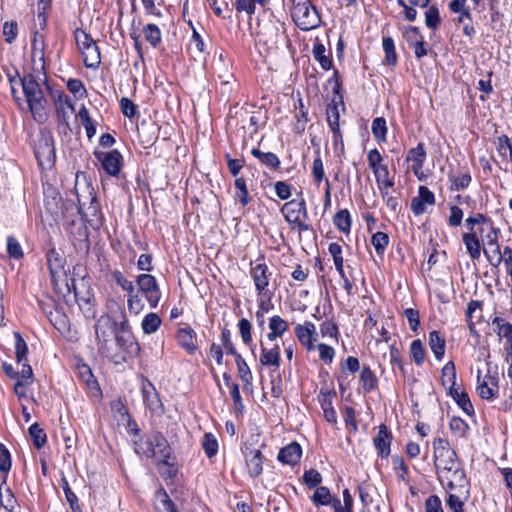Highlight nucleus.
<instances>
[{"mask_svg": "<svg viewBox=\"0 0 512 512\" xmlns=\"http://www.w3.org/2000/svg\"><path fill=\"white\" fill-rule=\"evenodd\" d=\"M493 326H495V332L498 337L508 339L512 338V324L509 322H505L501 317H495L492 320Z\"/></svg>", "mask_w": 512, "mask_h": 512, "instance_id": "49530a36", "label": "nucleus"}, {"mask_svg": "<svg viewBox=\"0 0 512 512\" xmlns=\"http://www.w3.org/2000/svg\"><path fill=\"white\" fill-rule=\"evenodd\" d=\"M110 326L109 319L101 317L95 324V334L98 340L99 350L104 351L109 340V335L102 329Z\"/></svg>", "mask_w": 512, "mask_h": 512, "instance_id": "72a5a7b5", "label": "nucleus"}, {"mask_svg": "<svg viewBox=\"0 0 512 512\" xmlns=\"http://www.w3.org/2000/svg\"><path fill=\"white\" fill-rule=\"evenodd\" d=\"M31 50H32L33 57H39V59L41 61L44 60V50H45L44 36L42 34H40L38 31H35L33 34Z\"/></svg>", "mask_w": 512, "mask_h": 512, "instance_id": "de8ad7c7", "label": "nucleus"}, {"mask_svg": "<svg viewBox=\"0 0 512 512\" xmlns=\"http://www.w3.org/2000/svg\"><path fill=\"white\" fill-rule=\"evenodd\" d=\"M429 347L435 355V358L441 361L445 354L446 341L436 330L429 333Z\"/></svg>", "mask_w": 512, "mask_h": 512, "instance_id": "a878e982", "label": "nucleus"}, {"mask_svg": "<svg viewBox=\"0 0 512 512\" xmlns=\"http://www.w3.org/2000/svg\"><path fill=\"white\" fill-rule=\"evenodd\" d=\"M426 159L425 146L422 142L418 143L415 148L409 150L407 155V161L412 162V170L415 175L422 169Z\"/></svg>", "mask_w": 512, "mask_h": 512, "instance_id": "4be33fe9", "label": "nucleus"}, {"mask_svg": "<svg viewBox=\"0 0 512 512\" xmlns=\"http://www.w3.org/2000/svg\"><path fill=\"white\" fill-rule=\"evenodd\" d=\"M18 35V24L16 21H6L3 24V36L5 37V41L9 44L15 41Z\"/></svg>", "mask_w": 512, "mask_h": 512, "instance_id": "13d9d810", "label": "nucleus"}, {"mask_svg": "<svg viewBox=\"0 0 512 512\" xmlns=\"http://www.w3.org/2000/svg\"><path fill=\"white\" fill-rule=\"evenodd\" d=\"M320 332L323 337L334 338L336 341L338 339V335H339L338 326L330 320L324 321L320 325Z\"/></svg>", "mask_w": 512, "mask_h": 512, "instance_id": "774afa93", "label": "nucleus"}, {"mask_svg": "<svg viewBox=\"0 0 512 512\" xmlns=\"http://www.w3.org/2000/svg\"><path fill=\"white\" fill-rule=\"evenodd\" d=\"M280 347L275 344L272 348H267L261 343V354L260 363L263 366H274L278 368L280 366Z\"/></svg>", "mask_w": 512, "mask_h": 512, "instance_id": "aec40b11", "label": "nucleus"}, {"mask_svg": "<svg viewBox=\"0 0 512 512\" xmlns=\"http://www.w3.org/2000/svg\"><path fill=\"white\" fill-rule=\"evenodd\" d=\"M403 37L410 47L423 39L418 27L409 26L403 32Z\"/></svg>", "mask_w": 512, "mask_h": 512, "instance_id": "69168bd1", "label": "nucleus"}, {"mask_svg": "<svg viewBox=\"0 0 512 512\" xmlns=\"http://www.w3.org/2000/svg\"><path fill=\"white\" fill-rule=\"evenodd\" d=\"M218 441L212 433H205L202 439V448L208 458L214 457L218 452Z\"/></svg>", "mask_w": 512, "mask_h": 512, "instance_id": "c03bdc74", "label": "nucleus"}, {"mask_svg": "<svg viewBox=\"0 0 512 512\" xmlns=\"http://www.w3.org/2000/svg\"><path fill=\"white\" fill-rule=\"evenodd\" d=\"M84 65L88 68H97L101 63L100 51L96 42L81 50Z\"/></svg>", "mask_w": 512, "mask_h": 512, "instance_id": "cd10ccee", "label": "nucleus"}, {"mask_svg": "<svg viewBox=\"0 0 512 512\" xmlns=\"http://www.w3.org/2000/svg\"><path fill=\"white\" fill-rule=\"evenodd\" d=\"M466 251L472 260H478L481 255V241L477 232H466L462 235Z\"/></svg>", "mask_w": 512, "mask_h": 512, "instance_id": "6ab92c4d", "label": "nucleus"}, {"mask_svg": "<svg viewBox=\"0 0 512 512\" xmlns=\"http://www.w3.org/2000/svg\"><path fill=\"white\" fill-rule=\"evenodd\" d=\"M175 338L179 346L190 355L198 349L197 334L190 326L179 328Z\"/></svg>", "mask_w": 512, "mask_h": 512, "instance_id": "f8f14e48", "label": "nucleus"}, {"mask_svg": "<svg viewBox=\"0 0 512 512\" xmlns=\"http://www.w3.org/2000/svg\"><path fill=\"white\" fill-rule=\"evenodd\" d=\"M326 48L322 43L313 45L312 54L314 59L320 64L321 68L328 71L332 68L333 61L331 55H326Z\"/></svg>", "mask_w": 512, "mask_h": 512, "instance_id": "c756f323", "label": "nucleus"}, {"mask_svg": "<svg viewBox=\"0 0 512 512\" xmlns=\"http://www.w3.org/2000/svg\"><path fill=\"white\" fill-rule=\"evenodd\" d=\"M46 258L48 269L52 278H54L63 269L65 260L55 249H50L46 254Z\"/></svg>", "mask_w": 512, "mask_h": 512, "instance_id": "c85d7f7f", "label": "nucleus"}, {"mask_svg": "<svg viewBox=\"0 0 512 512\" xmlns=\"http://www.w3.org/2000/svg\"><path fill=\"white\" fill-rule=\"evenodd\" d=\"M497 379L489 373L482 379L481 371H477V385L476 391L478 395L485 400H491L494 397V392L497 391Z\"/></svg>", "mask_w": 512, "mask_h": 512, "instance_id": "ddd939ff", "label": "nucleus"}, {"mask_svg": "<svg viewBox=\"0 0 512 512\" xmlns=\"http://www.w3.org/2000/svg\"><path fill=\"white\" fill-rule=\"evenodd\" d=\"M301 455L302 448L300 444L291 442L279 451L277 460L283 464L294 466L300 461Z\"/></svg>", "mask_w": 512, "mask_h": 512, "instance_id": "dca6fc26", "label": "nucleus"}, {"mask_svg": "<svg viewBox=\"0 0 512 512\" xmlns=\"http://www.w3.org/2000/svg\"><path fill=\"white\" fill-rule=\"evenodd\" d=\"M127 307L131 313H134L136 315L143 310L144 303L140 296L137 293H135V291L132 292L131 294H128Z\"/></svg>", "mask_w": 512, "mask_h": 512, "instance_id": "bf43d9fd", "label": "nucleus"}, {"mask_svg": "<svg viewBox=\"0 0 512 512\" xmlns=\"http://www.w3.org/2000/svg\"><path fill=\"white\" fill-rule=\"evenodd\" d=\"M238 329H239V333L241 335V338H242V341L244 342V344H246V345L251 344L252 343L251 323L247 319L242 318L238 322Z\"/></svg>", "mask_w": 512, "mask_h": 512, "instance_id": "680f3d73", "label": "nucleus"}, {"mask_svg": "<svg viewBox=\"0 0 512 512\" xmlns=\"http://www.w3.org/2000/svg\"><path fill=\"white\" fill-rule=\"evenodd\" d=\"M19 81L34 120L38 123L46 122L48 102L40 83L33 74H26Z\"/></svg>", "mask_w": 512, "mask_h": 512, "instance_id": "f03ea898", "label": "nucleus"}, {"mask_svg": "<svg viewBox=\"0 0 512 512\" xmlns=\"http://www.w3.org/2000/svg\"><path fill=\"white\" fill-rule=\"evenodd\" d=\"M0 505L7 512H15L17 499L10 487L0 488Z\"/></svg>", "mask_w": 512, "mask_h": 512, "instance_id": "e433bc0d", "label": "nucleus"}, {"mask_svg": "<svg viewBox=\"0 0 512 512\" xmlns=\"http://www.w3.org/2000/svg\"><path fill=\"white\" fill-rule=\"evenodd\" d=\"M333 223L339 231L348 233L352 224L349 211L347 209L339 210L333 218Z\"/></svg>", "mask_w": 512, "mask_h": 512, "instance_id": "473e14b6", "label": "nucleus"}, {"mask_svg": "<svg viewBox=\"0 0 512 512\" xmlns=\"http://www.w3.org/2000/svg\"><path fill=\"white\" fill-rule=\"evenodd\" d=\"M371 243L373 247L375 248V251L378 255H381L384 253L388 243H389V237L384 232H376L372 235Z\"/></svg>", "mask_w": 512, "mask_h": 512, "instance_id": "5fc2aeb1", "label": "nucleus"}, {"mask_svg": "<svg viewBox=\"0 0 512 512\" xmlns=\"http://www.w3.org/2000/svg\"><path fill=\"white\" fill-rule=\"evenodd\" d=\"M451 432L458 438H466L470 427L468 423L460 417L453 416L449 422Z\"/></svg>", "mask_w": 512, "mask_h": 512, "instance_id": "c9c22d12", "label": "nucleus"}, {"mask_svg": "<svg viewBox=\"0 0 512 512\" xmlns=\"http://www.w3.org/2000/svg\"><path fill=\"white\" fill-rule=\"evenodd\" d=\"M142 392L144 403L151 412L156 413L162 411V402L156 389L151 383H149L148 387H143Z\"/></svg>", "mask_w": 512, "mask_h": 512, "instance_id": "412c9836", "label": "nucleus"}, {"mask_svg": "<svg viewBox=\"0 0 512 512\" xmlns=\"http://www.w3.org/2000/svg\"><path fill=\"white\" fill-rule=\"evenodd\" d=\"M74 37L76 40V44L81 51L82 49H85L86 47L90 46V44H93L95 41L92 39L90 34L86 33L84 30L77 28L74 32Z\"/></svg>", "mask_w": 512, "mask_h": 512, "instance_id": "e2e57ef3", "label": "nucleus"}, {"mask_svg": "<svg viewBox=\"0 0 512 512\" xmlns=\"http://www.w3.org/2000/svg\"><path fill=\"white\" fill-rule=\"evenodd\" d=\"M311 500L315 505L330 504V502H331L330 490L325 486L317 487L313 496L311 497Z\"/></svg>", "mask_w": 512, "mask_h": 512, "instance_id": "864d4df0", "label": "nucleus"}, {"mask_svg": "<svg viewBox=\"0 0 512 512\" xmlns=\"http://www.w3.org/2000/svg\"><path fill=\"white\" fill-rule=\"evenodd\" d=\"M78 117L81 120L82 125L85 128L86 135L89 139L95 136L96 134V124L91 119L89 115V111L85 106H82L78 112Z\"/></svg>", "mask_w": 512, "mask_h": 512, "instance_id": "4c0bfd02", "label": "nucleus"}, {"mask_svg": "<svg viewBox=\"0 0 512 512\" xmlns=\"http://www.w3.org/2000/svg\"><path fill=\"white\" fill-rule=\"evenodd\" d=\"M118 347L129 355L138 354L140 347L132 333H116Z\"/></svg>", "mask_w": 512, "mask_h": 512, "instance_id": "a211bd4d", "label": "nucleus"}, {"mask_svg": "<svg viewBox=\"0 0 512 512\" xmlns=\"http://www.w3.org/2000/svg\"><path fill=\"white\" fill-rule=\"evenodd\" d=\"M242 452L248 474L253 478L260 476L263 472V462L265 459L261 450L245 443Z\"/></svg>", "mask_w": 512, "mask_h": 512, "instance_id": "1a4fd4ad", "label": "nucleus"}, {"mask_svg": "<svg viewBox=\"0 0 512 512\" xmlns=\"http://www.w3.org/2000/svg\"><path fill=\"white\" fill-rule=\"evenodd\" d=\"M251 154L258 159V161L269 169L276 170L280 167L279 157L272 152H263L258 148H253Z\"/></svg>", "mask_w": 512, "mask_h": 512, "instance_id": "393cba45", "label": "nucleus"}, {"mask_svg": "<svg viewBox=\"0 0 512 512\" xmlns=\"http://www.w3.org/2000/svg\"><path fill=\"white\" fill-rule=\"evenodd\" d=\"M143 33L146 41L149 42L153 47H156L161 43V30L157 25L151 23L147 24L143 29Z\"/></svg>", "mask_w": 512, "mask_h": 512, "instance_id": "79ce46f5", "label": "nucleus"}, {"mask_svg": "<svg viewBox=\"0 0 512 512\" xmlns=\"http://www.w3.org/2000/svg\"><path fill=\"white\" fill-rule=\"evenodd\" d=\"M302 478L309 488L319 487L318 485L322 482V475L316 469L306 470Z\"/></svg>", "mask_w": 512, "mask_h": 512, "instance_id": "4d7b16f0", "label": "nucleus"}, {"mask_svg": "<svg viewBox=\"0 0 512 512\" xmlns=\"http://www.w3.org/2000/svg\"><path fill=\"white\" fill-rule=\"evenodd\" d=\"M67 88L75 96L86 97V95H87V90H86L83 82L80 79H76V78L69 79L67 81Z\"/></svg>", "mask_w": 512, "mask_h": 512, "instance_id": "338daca9", "label": "nucleus"}, {"mask_svg": "<svg viewBox=\"0 0 512 512\" xmlns=\"http://www.w3.org/2000/svg\"><path fill=\"white\" fill-rule=\"evenodd\" d=\"M139 291L144 294L149 306L156 308L161 298V291L156 278L151 274H140L136 278Z\"/></svg>", "mask_w": 512, "mask_h": 512, "instance_id": "0eeeda50", "label": "nucleus"}, {"mask_svg": "<svg viewBox=\"0 0 512 512\" xmlns=\"http://www.w3.org/2000/svg\"><path fill=\"white\" fill-rule=\"evenodd\" d=\"M373 173L379 188L388 189L394 186V181L389 177L387 165L377 168Z\"/></svg>", "mask_w": 512, "mask_h": 512, "instance_id": "a18cd8bd", "label": "nucleus"}, {"mask_svg": "<svg viewBox=\"0 0 512 512\" xmlns=\"http://www.w3.org/2000/svg\"><path fill=\"white\" fill-rule=\"evenodd\" d=\"M383 50L385 52V63L394 66L397 63V54L395 50L394 40L391 37H383Z\"/></svg>", "mask_w": 512, "mask_h": 512, "instance_id": "ea45409f", "label": "nucleus"}, {"mask_svg": "<svg viewBox=\"0 0 512 512\" xmlns=\"http://www.w3.org/2000/svg\"><path fill=\"white\" fill-rule=\"evenodd\" d=\"M78 374H79L80 378L82 379V381L85 382V384L90 389L95 388V389L99 390L98 382L95 379L94 375L92 374V371L88 365L83 364V365L78 366Z\"/></svg>", "mask_w": 512, "mask_h": 512, "instance_id": "8fccbe9b", "label": "nucleus"}, {"mask_svg": "<svg viewBox=\"0 0 512 512\" xmlns=\"http://www.w3.org/2000/svg\"><path fill=\"white\" fill-rule=\"evenodd\" d=\"M411 356L417 366H421L425 359V349L420 339H415L410 345Z\"/></svg>", "mask_w": 512, "mask_h": 512, "instance_id": "09e8293b", "label": "nucleus"}, {"mask_svg": "<svg viewBox=\"0 0 512 512\" xmlns=\"http://www.w3.org/2000/svg\"><path fill=\"white\" fill-rule=\"evenodd\" d=\"M57 119L60 124H64L66 126L69 125L70 115L74 112V105L69 100L68 96L65 95L63 91H56L52 94Z\"/></svg>", "mask_w": 512, "mask_h": 512, "instance_id": "9d476101", "label": "nucleus"}, {"mask_svg": "<svg viewBox=\"0 0 512 512\" xmlns=\"http://www.w3.org/2000/svg\"><path fill=\"white\" fill-rule=\"evenodd\" d=\"M234 184L236 189L234 194L235 200L243 207L247 206L251 202V197L249 195L246 179L244 177H237Z\"/></svg>", "mask_w": 512, "mask_h": 512, "instance_id": "7c9ffc66", "label": "nucleus"}, {"mask_svg": "<svg viewBox=\"0 0 512 512\" xmlns=\"http://www.w3.org/2000/svg\"><path fill=\"white\" fill-rule=\"evenodd\" d=\"M327 122L333 132V139L336 142L341 139L340 127H339V112L336 105H332L327 109Z\"/></svg>", "mask_w": 512, "mask_h": 512, "instance_id": "2f4dec72", "label": "nucleus"}, {"mask_svg": "<svg viewBox=\"0 0 512 512\" xmlns=\"http://www.w3.org/2000/svg\"><path fill=\"white\" fill-rule=\"evenodd\" d=\"M312 176H313L314 182L317 185H319L323 180L327 179L325 177L324 166H323V162H322V159L320 157V152L319 151L316 152V157L313 160Z\"/></svg>", "mask_w": 512, "mask_h": 512, "instance_id": "603ef678", "label": "nucleus"}, {"mask_svg": "<svg viewBox=\"0 0 512 512\" xmlns=\"http://www.w3.org/2000/svg\"><path fill=\"white\" fill-rule=\"evenodd\" d=\"M135 452L153 458L158 464L171 465V447L167 439L158 431L146 435L143 440L135 442Z\"/></svg>", "mask_w": 512, "mask_h": 512, "instance_id": "7ed1b4c3", "label": "nucleus"}, {"mask_svg": "<svg viewBox=\"0 0 512 512\" xmlns=\"http://www.w3.org/2000/svg\"><path fill=\"white\" fill-rule=\"evenodd\" d=\"M112 278L117 283V285H119L122 290L128 294H131L135 291L133 282L128 280L121 271L115 270L112 273Z\"/></svg>", "mask_w": 512, "mask_h": 512, "instance_id": "6e6d98bb", "label": "nucleus"}, {"mask_svg": "<svg viewBox=\"0 0 512 512\" xmlns=\"http://www.w3.org/2000/svg\"><path fill=\"white\" fill-rule=\"evenodd\" d=\"M268 327L274 331L276 335L283 336L289 329V323L279 315H274L269 319Z\"/></svg>", "mask_w": 512, "mask_h": 512, "instance_id": "3c124183", "label": "nucleus"}, {"mask_svg": "<svg viewBox=\"0 0 512 512\" xmlns=\"http://www.w3.org/2000/svg\"><path fill=\"white\" fill-rule=\"evenodd\" d=\"M251 275L255 284L257 294H264V290L269 285V277L271 275V273H269L267 265L263 263L256 264L251 269Z\"/></svg>", "mask_w": 512, "mask_h": 512, "instance_id": "f3484780", "label": "nucleus"}, {"mask_svg": "<svg viewBox=\"0 0 512 512\" xmlns=\"http://www.w3.org/2000/svg\"><path fill=\"white\" fill-rule=\"evenodd\" d=\"M281 213L293 229L297 228L299 231H308L310 229L306 223L308 213L304 199H293L286 202L281 208Z\"/></svg>", "mask_w": 512, "mask_h": 512, "instance_id": "39448f33", "label": "nucleus"}, {"mask_svg": "<svg viewBox=\"0 0 512 512\" xmlns=\"http://www.w3.org/2000/svg\"><path fill=\"white\" fill-rule=\"evenodd\" d=\"M162 323L161 318L156 313H148L142 320L141 327L145 334L155 333Z\"/></svg>", "mask_w": 512, "mask_h": 512, "instance_id": "f704fd0d", "label": "nucleus"}, {"mask_svg": "<svg viewBox=\"0 0 512 512\" xmlns=\"http://www.w3.org/2000/svg\"><path fill=\"white\" fill-rule=\"evenodd\" d=\"M359 380L364 393H371L378 388V378L369 366L364 365L362 367Z\"/></svg>", "mask_w": 512, "mask_h": 512, "instance_id": "b1692460", "label": "nucleus"}, {"mask_svg": "<svg viewBox=\"0 0 512 512\" xmlns=\"http://www.w3.org/2000/svg\"><path fill=\"white\" fill-rule=\"evenodd\" d=\"M371 130L374 138L378 142L386 141L387 125L383 117H377L373 120Z\"/></svg>", "mask_w": 512, "mask_h": 512, "instance_id": "37998d69", "label": "nucleus"}, {"mask_svg": "<svg viewBox=\"0 0 512 512\" xmlns=\"http://www.w3.org/2000/svg\"><path fill=\"white\" fill-rule=\"evenodd\" d=\"M433 458L436 473L440 479H447V487L453 490L457 487H466L467 478L464 469L460 467L458 455L450 447L449 442L441 437L433 441Z\"/></svg>", "mask_w": 512, "mask_h": 512, "instance_id": "f257e3e1", "label": "nucleus"}, {"mask_svg": "<svg viewBox=\"0 0 512 512\" xmlns=\"http://www.w3.org/2000/svg\"><path fill=\"white\" fill-rule=\"evenodd\" d=\"M425 23L430 29H436L440 23L439 10L436 6H430L425 12Z\"/></svg>", "mask_w": 512, "mask_h": 512, "instance_id": "052dcab7", "label": "nucleus"}, {"mask_svg": "<svg viewBox=\"0 0 512 512\" xmlns=\"http://www.w3.org/2000/svg\"><path fill=\"white\" fill-rule=\"evenodd\" d=\"M316 333L315 325L306 321L304 324H298L295 327V334L299 342L308 350L312 351L316 348L314 344V335Z\"/></svg>", "mask_w": 512, "mask_h": 512, "instance_id": "4468645a", "label": "nucleus"}, {"mask_svg": "<svg viewBox=\"0 0 512 512\" xmlns=\"http://www.w3.org/2000/svg\"><path fill=\"white\" fill-rule=\"evenodd\" d=\"M7 252L10 257L20 259L23 257V250L16 238L9 236L7 238Z\"/></svg>", "mask_w": 512, "mask_h": 512, "instance_id": "0e129e2a", "label": "nucleus"}, {"mask_svg": "<svg viewBox=\"0 0 512 512\" xmlns=\"http://www.w3.org/2000/svg\"><path fill=\"white\" fill-rule=\"evenodd\" d=\"M34 154L42 169H51L56 160L54 139L50 133H40L34 148Z\"/></svg>", "mask_w": 512, "mask_h": 512, "instance_id": "423d86ee", "label": "nucleus"}, {"mask_svg": "<svg viewBox=\"0 0 512 512\" xmlns=\"http://www.w3.org/2000/svg\"><path fill=\"white\" fill-rule=\"evenodd\" d=\"M14 338L15 356L17 363H23L24 361L27 362L28 347L24 338L19 332H14Z\"/></svg>", "mask_w": 512, "mask_h": 512, "instance_id": "58836bf2", "label": "nucleus"}, {"mask_svg": "<svg viewBox=\"0 0 512 512\" xmlns=\"http://www.w3.org/2000/svg\"><path fill=\"white\" fill-rule=\"evenodd\" d=\"M456 380L455 364L452 361H449L441 370V383L448 392L456 388Z\"/></svg>", "mask_w": 512, "mask_h": 512, "instance_id": "bb28decb", "label": "nucleus"}, {"mask_svg": "<svg viewBox=\"0 0 512 512\" xmlns=\"http://www.w3.org/2000/svg\"><path fill=\"white\" fill-rule=\"evenodd\" d=\"M292 3V19L301 30L308 31L319 25L318 11L309 0H292Z\"/></svg>", "mask_w": 512, "mask_h": 512, "instance_id": "20e7f679", "label": "nucleus"}, {"mask_svg": "<svg viewBox=\"0 0 512 512\" xmlns=\"http://www.w3.org/2000/svg\"><path fill=\"white\" fill-rule=\"evenodd\" d=\"M392 435L385 424L379 426L378 433L373 439V444L381 458H387L390 455V446Z\"/></svg>", "mask_w": 512, "mask_h": 512, "instance_id": "2eb2a0df", "label": "nucleus"}, {"mask_svg": "<svg viewBox=\"0 0 512 512\" xmlns=\"http://www.w3.org/2000/svg\"><path fill=\"white\" fill-rule=\"evenodd\" d=\"M29 435L37 449H41L47 442L46 433L38 423H34L29 427Z\"/></svg>", "mask_w": 512, "mask_h": 512, "instance_id": "a19ab883", "label": "nucleus"}, {"mask_svg": "<svg viewBox=\"0 0 512 512\" xmlns=\"http://www.w3.org/2000/svg\"><path fill=\"white\" fill-rule=\"evenodd\" d=\"M447 394L452 397V399L457 403V405L462 409V411L466 415L470 417L474 416V407L470 401L468 394L465 391H459L458 388H455L451 391H448Z\"/></svg>", "mask_w": 512, "mask_h": 512, "instance_id": "5701e85b", "label": "nucleus"}, {"mask_svg": "<svg viewBox=\"0 0 512 512\" xmlns=\"http://www.w3.org/2000/svg\"><path fill=\"white\" fill-rule=\"evenodd\" d=\"M94 156L108 175L118 176L123 164V157L118 150L114 149L109 152L95 150Z\"/></svg>", "mask_w": 512, "mask_h": 512, "instance_id": "6e6552de", "label": "nucleus"}, {"mask_svg": "<svg viewBox=\"0 0 512 512\" xmlns=\"http://www.w3.org/2000/svg\"><path fill=\"white\" fill-rule=\"evenodd\" d=\"M74 297L76 302L86 318H94L96 316L95 299L89 289L79 290L72 281Z\"/></svg>", "mask_w": 512, "mask_h": 512, "instance_id": "9b49d317", "label": "nucleus"}]
</instances>
